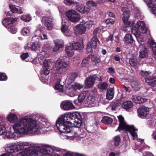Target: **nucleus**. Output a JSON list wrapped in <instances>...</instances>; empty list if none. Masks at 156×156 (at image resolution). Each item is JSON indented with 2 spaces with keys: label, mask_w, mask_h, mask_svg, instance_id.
I'll list each match as a JSON object with an SVG mask.
<instances>
[{
  "label": "nucleus",
  "mask_w": 156,
  "mask_h": 156,
  "mask_svg": "<svg viewBox=\"0 0 156 156\" xmlns=\"http://www.w3.org/2000/svg\"><path fill=\"white\" fill-rule=\"evenodd\" d=\"M5 126L3 125H0V135L3 134L5 131Z\"/></svg>",
  "instance_id": "obj_55"
},
{
  "label": "nucleus",
  "mask_w": 156,
  "mask_h": 156,
  "mask_svg": "<svg viewBox=\"0 0 156 156\" xmlns=\"http://www.w3.org/2000/svg\"><path fill=\"white\" fill-rule=\"evenodd\" d=\"M67 117L69 121L72 122V126L71 127H74L71 130L72 137L74 138L78 136L80 138H83L84 136L81 134L80 130L79 129L81 125L82 118L80 114L78 112L67 113Z\"/></svg>",
  "instance_id": "obj_3"
},
{
  "label": "nucleus",
  "mask_w": 156,
  "mask_h": 156,
  "mask_svg": "<svg viewBox=\"0 0 156 156\" xmlns=\"http://www.w3.org/2000/svg\"><path fill=\"white\" fill-rule=\"evenodd\" d=\"M5 150L7 152L11 154L17 152L15 143L7 144L5 147Z\"/></svg>",
  "instance_id": "obj_21"
},
{
  "label": "nucleus",
  "mask_w": 156,
  "mask_h": 156,
  "mask_svg": "<svg viewBox=\"0 0 156 156\" xmlns=\"http://www.w3.org/2000/svg\"><path fill=\"white\" fill-rule=\"evenodd\" d=\"M39 37L40 38L41 40L48 39L46 35L43 32V31L41 32V34Z\"/></svg>",
  "instance_id": "obj_63"
},
{
  "label": "nucleus",
  "mask_w": 156,
  "mask_h": 156,
  "mask_svg": "<svg viewBox=\"0 0 156 156\" xmlns=\"http://www.w3.org/2000/svg\"><path fill=\"white\" fill-rule=\"evenodd\" d=\"M140 50L139 56L141 58H144L147 55V51L145 48V46L144 44L140 45L139 47Z\"/></svg>",
  "instance_id": "obj_22"
},
{
  "label": "nucleus",
  "mask_w": 156,
  "mask_h": 156,
  "mask_svg": "<svg viewBox=\"0 0 156 156\" xmlns=\"http://www.w3.org/2000/svg\"><path fill=\"white\" fill-rule=\"evenodd\" d=\"M16 146V148L17 150V152L19 150H22L25 146H28L29 148L30 149L31 148L35 149L36 148L37 149V146L36 144L31 143L30 144L27 142H23L22 141H19L15 143Z\"/></svg>",
  "instance_id": "obj_11"
},
{
  "label": "nucleus",
  "mask_w": 156,
  "mask_h": 156,
  "mask_svg": "<svg viewBox=\"0 0 156 156\" xmlns=\"http://www.w3.org/2000/svg\"><path fill=\"white\" fill-rule=\"evenodd\" d=\"M61 107L62 109L66 110H71L75 108L72 102L69 101L62 102L61 104Z\"/></svg>",
  "instance_id": "obj_16"
},
{
  "label": "nucleus",
  "mask_w": 156,
  "mask_h": 156,
  "mask_svg": "<svg viewBox=\"0 0 156 156\" xmlns=\"http://www.w3.org/2000/svg\"><path fill=\"white\" fill-rule=\"evenodd\" d=\"M15 133L16 134L14 131L12 132L9 130L6 133L5 135L8 138H13L15 137Z\"/></svg>",
  "instance_id": "obj_41"
},
{
  "label": "nucleus",
  "mask_w": 156,
  "mask_h": 156,
  "mask_svg": "<svg viewBox=\"0 0 156 156\" xmlns=\"http://www.w3.org/2000/svg\"><path fill=\"white\" fill-rule=\"evenodd\" d=\"M150 73H151L149 71H144V70L140 71L139 73V75L142 76H147Z\"/></svg>",
  "instance_id": "obj_52"
},
{
  "label": "nucleus",
  "mask_w": 156,
  "mask_h": 156,
  "mask_svg": "<svg viewBox=\"0 0 156 156\" xmlns=\"http://www.w3.org/2000/svg\"><path fill=\"white\" fill-rule=\"evenodd\" d=\"M61 81L60 79H58L55 85V89L58 90L59 92H63V86L60 84Z\"/></svg>",
  "instance_id": "obj_33"
},
{
  "label": "nucleus",
  "mask_w": 156,
  "mask_h": 156,
  "mask_svg": "<svg viewBox=\"0 0 156 156\" xmlns=\"http://www.w3.org/2000/svg\"><path fill=\"white\" fill-rule=\"evenodd\" d=\"M120 105V103L119 101L115 100L111 104L112 110H115L116 108L119 106Z\"/></svg>",
  "instance_id": "obj_40"
},
{
  "label": "nucleus",
  "mask_w": 156,
  "mask_h": 156,
  "mask_svg": "<svg viewBox=\"0 0 156 156\" xmlns=\"http://www.w3.org/2000/svg\"><path fill=\"white\" fill-rule=\"evenodd\" d=\"M41 47V44L38 42L33 43V45L32 47V50L37 51L39 50Z\"/></svg>",
  "instance_id": "obj_43"
},
{
  "label": "nucleus",
  "mask_w": 156,
  "mask_h": 156,
  "mask_svg": "<svg viewBox=\"0 0 156 156\" xmlns=\"http://www.w3.org/2000/svg\"><path fill=\"white\" fill-rule=\"evenodd\" d=\"M72 47L74 49L81 50L83 48V45L82 43L76 42L72 44Z\"/></svg>",
  "instance_id": "obj_32"
},
{
  "label": "nucleus",
  "mask_w": 156,
  "mask_h": 156,
  "mask_svg": "<svg viewBox=\"0 0 156 156\" xmlns=\"http://www.w3.org/2000/svg\"><path fill=\"white\" fill-rule=\"evenodd\" d=\"M59 41V42H58V45H60V46H59V47L60 48H62L64 46L63 41L61 39H57L56 40H55L54 41V42L55 44V41Z\"/></svg>",
  "instance_id": "obj_57"
},
{
  "label": "nucleus",
  "mask_w": 156,
  "mask_h": 156,
  "mask_svg": "<svg viewBox=\"0 0 156 156\" xmlns=\"http://www.w3.org/2000/svg\"><path fill=\"white\" fill-rule=\"evenodd\" d=\"M114 96V91L113 89L110 88L107 91L106 95L107 99L109 100H111L113 98Z\"/></svg>",
  "instance_id": "obj_35"
},
{
  "label": "nucleus",
  "mask_w": 156,
  "mask_h": 156,
  "mask_svg": "<svg viewBox=\"0 0 156 156\" xmlns=\"http://www.w3.org/2000/svg\"><path fill=\"white\" fill-rule=\"evenodd\" d=\"M7 76L5 74L3 73H0V80L5 81L7 80Z\"/></svg>",
  "instance_id": "obj_54"
},
{
  "label": "nucleus",
  "mask_w": 156,
  "mask_h": 156,
  "mask_svg": "<svg viewBox=\"0 0 156 156\" xmlns=\"http://www.w3.org/2000/svg\"><path fill=\"white\" fill-rule=\"evenodd\" d=\"M37 155L40 156L38 150L36 151L35 149L29 148H27L17 154L18 156H37Z\"/></svg>",
  "instance_id": "obj_12"
},
{
  "label": "nucleus",
  "mask_w": 156,
  "mask_h": 156,
  "mask_svg": "<svg viewBox=\"0 0 156 156\" xmlns=\"http://www.w3.org/2000/svg\"><path fill=\"white\" fill-rule=\"evenodd\" d=\"M95 79L92 76L87 78L85 80L84 86L86 88H90L92 87L94 83Z\"/></svg>",
  "instance_id": "obj_17"
},
{
  "label": "nucleus",
  "mask_w": 156,
  "mask_h": 156,
  "mask_svg": "<svg viewBox=\"0 0 156 156\" xmlns=\"http://www.w3.org/2000/svg\"><path fill=\"white\" fill-rule=\"evenodd\" d=\"M77 76L78 74L77 73H70L68 79V81L69 82V83H68V84L73 83V81Z\"/></svg>",
  "instance_id": "obj_31"
},
{
  "label": "nucleus",
  "mask_w": 156,
  "mask_h": 156,
  "mask_svg": "<svg viewBox=\"0 0 156 156\" xmlns=\"http://www.w3.org/2000/svg\"><path fill=\"white\" fill-rule=\"evenodd\" d=\"M66 15L69 20L73 23L77 22L80 19V16L75 10H69L66 12Z\"/></svg>",
  "instance_id": "obj_9"
},
{
  "label": "nucleus",
  "mask_w": 156,
  "mask_h": 156,
  "mask_svg": "<svg viewBox=\"0 0 156 156\" xmlns=\"http://www.w3.org/2000/svg\"><path fill=\"white\" fill-rule=\"evenodd\" d=\"M94 101V98L91 96H89L88 97V102L90 104H92L93 103Z\"/></svg>",
  "instance_id": "obj_64"
},
{
  "label": "nucleus",
  "mask_w": 156,
  "mask_h": 156,
  "mask_svg": "<svg viewBox=\"0 0 156 156\" xmlns=\"http://www.w3.org/2000/svg\"><path fill=\"white\" fill-rule=\"evenodd\" d=\"M114 22L115 21L114 20L112 19H108L105 21V23L107 24H113L114 23Z\"/></svg>",
  "instance_id": "obj_62"
},
{
  "label": "nucleus",
  "mask_w": 156,
  "mask_h": 156,
  "mask_svg": "<svg viewBox=\"0 0 156 156\" xmlns=\"http://www.w3.org/2000/svg\"><path fill=\"white\" fill-rule=\"evenodd\" d=\"M7 119L11 123L14 124L12 127L19 136L30 134H44L51 129L50 123L41 118L33 119L25 116L18 119L16 115L10 113Z\"/></svg>",
  "instance_id": "obj_1"
},
{
  "label": "nucleus",
  "mask_w": 156,
  "mask_h": 156,
  "mask_svg": "<svg viewBox=\"0 0 156 156\" xmlns=\"http://www.w3.org/2000/svg\"><path fill=\"white\" fill-rule=\"evenodd\" d=\"M75 30L76 33L82 34L85 33L86 30V27L83 24H80L76 25Z\"/></svg>",
  "instance_id": "obj_24"
},
{
  "label": "nucleus",
  "mask_w": 156,
  "mask_h": 156,
  "mask_svg": "<svg viewBox=\"0 0 156 156\" xmlns=\"http://www.w3.org/2000/svg\"><path fill=\"white\" fill-rule=\"evenodd\" d=\"M17 20V18H8L2 21V23L3 25L6 28H8L11 26L14 22Z\"/></svg>",
  "instance_id": "obj_19"
},
{
  "label": "nucleus",
  "mask_w": 156,
  "mask_h": 156,
  "mask_svg": "<svg viewBox=\"0 0 156 156\" xmlns=\"http://www.w3.org/2000/svg\"><path fill=\"white\" fill-rule=\"evenodd\" d=\"M149 8H151V12L156 16V5H154L153 2L156 0H143Z\"/></svg>",
  "instance_id": "obj_18"
},
{
  "label": "nucleus",
  "mask_w": 156,
  "mask_h": 156,
  "mask_svg": "<svg viewBox=\"0 0 156 156\" xmlns=\"http://www.w3.org/2000/svg\"><path fill=\"white\" fill-rule=\"evenodd\" d=\"M129 63L132 66H135L137 64L136 60L134 58H131L129 60Z\"/></svg>",
  "instance_id": "obj_58"
},
{
  "label": "nucleus",
  "mask_w": 156,
  "mask_h": 156,
  "mask_svg": "<svg viewBox=\"0 0 156 156\" xmlns=\"http://www.w3.org/2000/svg\"><path fill=\"white\" fill-rule=\"evenodd\" d=\"M11 3H15L19 5H21L23 3V0H9Z\"/></svg>",
  "instance_id": "obj_53"
},
{
  "label": "nucleus",
  "mask_w": 156,
  "mask_h": 156,
  "mask_svg": "<svg viewBox=\"0 0 156 156\" xmlns=\"http://www.w3.org/2000/svg\"><path fill=\"white\" fill-rule=\"evenodd\" d=\"M52 63L49 59L45 60L43 62V67L41 70L40 75L48 76L51 69Z\"/></svg>",
  "instance_id": "obj_10"
},
{
  "label": "nucleus",
  "mask_w": 156,
  "mask_h": 156,
  "mask_svg": "<svg viewBox=\"0 0 156 156\" xmlns=\"http://www.w3.org/2000/svg\"><path fill=\"white\" fill-rule=\"evenodd\" d=\"M48 76H42L40 75V79L41 81L43 83H47L48 81Z\"/></svg>",
  "instance_id": "obj_49"
},
{
  "label": "nucleus",
  "mask_w": 156,
  "mask_h": 156,
  "mask_svg": "<svg viewBox=\"0 0 156 156\" xmlns=\"http://www.w3.org/2000/svg\"><path fill=\"white\" fill-rule=\"evenodd\" d=\"M118 118L119 122V127L115 131L120 132L123 130L128 131L132 136L133 140H136L138 142H140L139 144H140L142 143L143 140L138 138L137 137V133L135 132V131H137L138 129H135L133 125L129 126L127 125L125 121L124 118L121 115L118 116Z\"/></svg>",
  "instance_id": "obj_5"
},
{
  "label": "nucleus",
  "mask_w": 156,
  "mask_h": 156,
  "mask_svg": "<svg viewBox=\"0 0 156 156\" xmlns=\"http://www.w3.org/2000/svg\"><path fill=\"white\" fill-rule=\"evenodd\" d=\"M33 42H29L28 43L27 46H25L24 48L32 50V47L33 45Z\"/></svg>",
  "instance_id": "obj_59"
},
{
  "label": "nucleus",
  "mask_w": 156,
  "mask_h": 156,
  "mask_svg": "<svg viewBox=\"0 0 156 156\" xmlns=\"http://www.w3.org/2000/svg\"><path fill=\"white\" fill-rule=\"evenodd\" d=\"M113 121L112 119L110 117L105 116L103 117L102 119L101 120L102 122L105 124H111Z\"/></svg>",
  "instance_id": "obj_39"
},
{
  "label": "nucleus",
  "mask_w": 156,
  "mask_h": 156,
  "mask_svg": "<svg viewBox=\"0 0 156 156\" xmlns=\"http://www.w3.org/2000/svg\"><path fill=\"white\" fill-rule=\"evenodd\" d=\"M20 18L25 22H29L31 20V17L29 15H23L21 16Z\"/></svg>",
  "instance_id": "obj_42"
},
{
  "label": "nucleus",
  "mask_w": 156,
  "mask_h": 156,
  "mask_svg": "<svg viewBox=\"0 0 156 156\" xmlns=\"http://www.w3.org/2000/svg\"><path fill=\"white\" fill-rule=\"evenodd\" d=\"M85 24L88 28H90L93 24V22L91 21H89L85 22Z\"/></svg>",
  "instance_id": "obj_61"
},
{
  "label": "nucleus",
  "mask_w": 156,
  "mask_h": 156,
  "mask_svg": "<svg viewBox=\"0 0 156 156\" xmlns=\"http://www.w3.org/2000/svg\"><path fill=\"white\" fill-rule=\"evenodd\" d=\"M52 20L51 17L45 16L42 17L41 21L48 30H50L52 27Z\"/></svg>",
  "instance_id": "obj_15"
},
{
  "label": "nucleus",
  "mask_w": 156,
  "mask_h": 156,
  "mask_svg": "<svg viewBox=\"0 0 156 156\" xmlns=\"http://www.w3.org/2000/svg\"><path fill=\"white\" fill-rule=\"evenodd\" d=\"M43 29L44 28L42 27L41 25H38L34 32L35 36L39 37L41 34V32L43 31Z\"/></svg>",
  "instance_id": "obj_34"
},
{
  "label": "nucleus",
  "mask_w": 156,
  "mask_h": 156,
  "mask_svg": "<svg viewBox=\"0 0 156 156\" xmlns=\"http://www.w3.org/2000/svg\"><path fill=\"white\" fill-rule=\"evenodd\" d=\"M90 58V57H88L83 59L81 63V66L82 67H86L89 63Z\"/></svg>",
  "instance_id": "obj_44"
},
{
  "label": "nucleus",
  "mask_w": 156,
  "mask_h": 156,
  "mask_svg": "<svg viewBox=\"0 0 156 156\" xmlns=\"http://www.w3.org/2000/svg\"><path fill=\"white\" fill-rule=\"evenodd\" d=\"M87 94L86 92L83 91L79 95L78 98V101L80 103H81L83 101Z\"/></svg>",
  "instance_id": "obj_38"
},
{
  "label": "nucleus",
  "mask_w": 156,
  "mask_h": 156,
  "mask_svg": "<svg viewBox=\"0 0 156 156\" xmlns=\"http://www.w3.org/2000/svg\"><path fill=\"white\" fill-rule=\"evenodd\" d=\"M40 156H60L57 154H54V152H61L62 149L55 147H51L45 144L42 145L41 147L37 146Z\"/></svg>",
  "instance_id": "obj_7"
},
{
  "label": "nucleus",
  "mask_w": 156,
  "mask_h": 156,
  "mask_svg": "<svg viewBox=\"0 0 156 156\" xmlns=\"http://www.w3.org/2000/svg\"><path fill=\"white\" fill-rule=\"evenodd\" d=\"M125 3L126 4L125 6L122 8L121 11L123 17L122 20L124 25L128 27L131 25V23L129 21V14L130 12L136 14V16L140 15L138 8L135 6L133 2L131 0H126Z\"/></svg>",
  "instance_id": "obj_4"
},
{
  "label": "nucleus",
  "mask_w": 156,
  "mask_h": 156,
  "mask_svg": "<svg viewBox=\"0 0 156 156\" xmlns=\"http://www.w3.org/2000/svg\"><path fill=\"white\" fill-rule=\"evenodd\" d=\"M37 56L41 60H43L47 56L46 51H42L38 53Z\"/></svg>",
  "instance_id": "obj_45"
},
{
  "label": "nucleus",
  "mask_w": 156,
  "mask_h": 156,
  "mask_svg": "<svg viewBox=\"0 0 156 156\" xmlns=\"http://www.w3.org/2000/svg\"><path fill=\"white\" fill-rule=\"evenodd\" d=\"M9 7L10 11L13 13H17L19 14L23 13L24 10L21 7L11 4L9 5Z\"/></svg>",
  "instance_id": "obj_20"
},
{
  "label": "nucleus",
  "mask_w": 156,
  "mask_h": 156,
  "mask_svg": "<svg viewBox=\"0 0 156 156\" xmlns=\"http://www.w3.org/2000/svg\"><path fill=\"white\" fill-rule=\"evenodd\" d=\"M124 40L126 43H132L133 41V39L132 35L129 34H127L126 35Z\"/></svg>",
  "instance_id": "obj_36"
},
{
  "label": "nucleus",
  "mask_w": 156,
  "mask_h": 156,
  "mask_svg": "<svg viewBox=\"0 0 156 156\" xmlns=\"http://www.w3.org/2000/svg\"><path fill=\"white\" fill-rule=\"evenodd\" d=\"M99 41L97 37H93L91 41L89 42L87 45V51L88 52H90L92 51V48H96L97 43L99 42Z\"/></svg>",
  "instance_id": "obj_14"
},
{
  "label": "nucleus",
  "mask_w": 156,
  "mask_h": 156,
  "mask_svg": "<svg viewBox=\"0 0 156 156\" xmlns=\"http://www.w3.org/2000/svg\"><path fill=\"white\" fill-rule=\"evenodd\" d=\"M147 31L145 24L142 21H138L136 25L133 26L131 28L132 33L136 37L137 41L140 43L143 40V36L140 34H144Z\"/></svg>",
  "instance_id": "obj_6"
},
{
  "label": "nucleus",
  "mask_w": 156,
  "mask_h": 156,
  "mask_svg": "<svg viewBox=\"0 0 156 156\" xmlns=\"http://www.w3.org/2000/svg\"><path fill=\"white\" fill-rule=\"evenodd\" d=\"M65 50L66 53L68 56H72L74 55V50L72 49L71 46H68L66 47Z\"/></svg>",
  "instance_id": "obj_37"
},
{
  "label": "nucleus",
  "mask_w": 156,
  "mask_h": 156,
  "mask_svg": "<svg viewBox=\"0 0 156 156\" xmlns=\"http://www.w3.org/2000/svg\"><path fill=\"white\" fill-rule=\"evenodd\" d=\"M145 81L149 85L153 87L156 86V77L151 76L145 79Z\"/></svg>",
  "instance_id": "obj_27"
},
{
  "label": "nucleus",
  "mask_w": 156,
  "mask_h": 156,
  "mask_svg": "<svg viewBox=\"0 0 156 156\" xmlns=\"http://www.w3.org/2000/svg\"><path fill=\"white\" fill-rule=\"evenodd\" d=\"M67 113L61 115L56 122V126L61 132L60 135L62 138L67 139L68 137H72L70 129L72 122L69 121L67 117Z\"/></svg>",
  "instance_id": "obj_2"
},
{
  "label": "nucleus",
  "mask_w": 156,
  "mask_h": 156,
  "mask_svg": "<svg viewBox=\"0 0 156 156\" xmlns=\"http://www.w3.org/2000/svg\"><path fill=\"white\" fill-rule=\"evenodd\" d=\"M147 42L148 44L151 46L153 54L156 58V43L151 39H149Z\"/></svg>",
  "instance_id": "obj_29"
},
{
  "label": "nucleus",
  "mask_w": 156,
  "mask_h": 156,
  "mask_svg": "<svg viewBox=\"0 0 156 156\" xmlns=\"http://www.w3.org/2000/svg\"><path fill=\"white\" fill-rule=\"evenodd\" d=\"M131 87L133 90H137L139 88V86L137 82L133 81L131 83Z\"/></svg>",
  "instance_id": "obj_47"
},
{
  "label": "nucleus",
  "mask_w": 156,
  "mask_h": 156,
  "mask_svg": "<svg viewBox=\"0 0 156 156\" xmlns=\"http://www.w3.org/2000/svg\"><path fill=\"white\" fill-rule=\"evenodd\" d=\"M7 28L8 30L12 34H15L17 32L16 28L14 26L11 25L9 27H8Z\"/></svg>",
  "instance_id": "obj_51"
},
{
  "label": "nucleus",
  "mask_w": 156,
  "mask_h": 156,
  "mask_svg": "<svg viewBox=\"0 0 156 156\" xmlns=\"http://www.w3.org/2000/svg\"><path fill=\"white\" fill-rule=\"evenodd\" d=\"M67 21V20H66V21H65V20L62 19L61 30L62 32L65 36H68L69 35L67 34L69 32V30L68 29L67 25V23L66 22Z\"/></svg>",
  "instance_id": "obj_23"
},
{
  "label": "nucleus",
  "mask_w": 156,
  "mask_h": 156,
  "mask_svg": "<svg viewBox=\"0 0 156 156\" xmlns=\"http://www.w3.org/2000/svg\"><path fill=\"white\" fill-rule=\"evenodd\" d=\"M83 87V85L79 83H73L71 84H69L68 88L73 89V90H80Z\"/></svg>",
  "instance_id": "obj_28"
},
{
  "label": "nucleus",
  "mask_w": 156,
  "mask_h": 156,
  "mask_svg": "<svg viewBox=\"0 0 156 156\" xmlns=\"http://www.w3.org/2000/svg\"><path fill=\"white\" fill-rule=\"evenodd\" d=\"M114 142V144L115 146L119 145L120 142V139L119 136H116L114 137L113 139Z\"/></svg>",
  "instance_id": "obj_48"
},
{
  "label": "nucleus",
  "mask_w": 156,
  "mask_h": 156,
  "mask_svg": "<svg viewBox=\"0 0 156 156\" xmlns=\"http://www.w3.org/2000/svg\"><path fill=\"white\" fill-rule=\"evenodd\" d=\"M87 6H88L89 7H90L91 6L95 7L96 6V3L92 1H90L87 2Z\"/></svg>",
  "instance_id": "obj_60"
},
{
  "label": "nucleus",
  "mask_w": 156,
  "mask_h": 156,
  "mask_svg": "<svg viewBox=\"0 0 156 156\" xmlns=\"http://www.w3.org/2000/svg\"><path fill=\"white\" fill-rule=\"evenodd\" d=\"M76 9L77 10L80 12L84 13H87L90 10V8L88 7H85L83 5H79L78 3H76Z\"/></svg>",
  "instance_id": "obj_25"
},
{
  "label": "nucleus",
  "mask_w": 156,
  "mask_h": 156,
  "mask_svg": "<svg viewBox=\"0 0 156 156\" xmlns=\"http://www.w3.org/2000/svg\"><path fill=\"white\" fill-rule=\"evenodd\" d=\"M30 32V30L28 27H24L22 30V34L24 35H28Z\"/></svg>",
  "instance_id": "obj_50"
},
{
  "label": "nucleus",
  "mask_w": 156,
  "mask_h": 156,
  "mask_svg": "<svg viewBox=\"0 0 156 156\" xmlns=\"http://www.w3.org/2000/svg\"><path fill=\"white\" fill-rule=\"evenodd\" d=\"M150 109L144 106H140L137 109L138 116L141 118H145L149 114Z\"/></svg>",
  "instance_id": "obj_13"
},
{
  "label": "nucleus",
  "mask_w": 156,
  "mask_h": 156,
  "mask_svg": "<svg viewBox=\"0 0 156 156\" xmlns=\"http://www.w3.org/2000/svg\"><path fill=\"white\" fill-rule=\"evenodd\" d=\"M69 65V63L62 59H58L55 63L56 71L58 73H61L65 71L66 69Z\"/></svg>",
  "instance_id": "obj_8"
},
{
  "label": "nucleus",
  "mask_w": 156,
  "mask_h": 156,
  "mask_svg": "<svg viewBox=\"0 0 156 156\" xmlns=\"http://www.w3.org/2000/svg\"><path fill=\"white\" fill-rule=\"evenodd\" d=\"M133 104L132 101H124L122 104V108L126 109H129L132 108Z\"/></svg>",
  "instance_id": "obj_30"
},
{
  "label": "nucleus",
  "mask_w": 156,
  "mask_h": 156,
  "mask_svg": "<svg viewBox=\"0 0 156 156\" xmlns=\"http://www.w3.org/2000/svg\"><path fill=\"white\" fill-rule=\"evenodd\" d=\"M108 86V84L105 82L100 83L98 84V87L101 90L106 89Z\"/></svg>",
  "instance_id": "obj_46"
},
{
  "label": "nucleus",
  "mask_w": 156,
  "mask_h": 156,
  "mask_svg": "<svg viewBox=\"0 0 156 156\" xmlns=\"http://www.w3.org/2000/svg\"><path fill=\"white\" fill-rule=\"evenodd\" d=\"M58 42H59L58 41H56L55 42V46L53 49V51L54 52L58 51V50L60 48H60L59 47V46H60V45H58Z\"/></svg>",
  "instance_id": "obj_56"
},
{
  "label": "nucleus",
  "mask_w": 156,
  "mask_h": 156,
  "mask_svg": "<svg viewBox=\"0 0 156 156\" xmlns=\"http://www.w3.org/2000/svg\"><path fill=\"white\" fill-rule=\"evenodd\" d=\"M132 100L135 103L138 104H141L147 101V99L145 98H142L138 96H133L132 97Z\"/></svg>",
  "instance_id": "obj_26"
}]
</instances>
